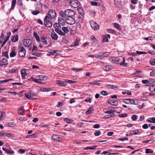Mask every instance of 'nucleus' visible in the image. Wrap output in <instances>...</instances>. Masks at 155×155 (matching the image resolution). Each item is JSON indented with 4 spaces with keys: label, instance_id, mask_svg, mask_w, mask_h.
<instances>
[{
    "label": "nucleus",
    "instance_id": "obj_45",
    "mask_svg": "<svg viewBox=\"0 0 155 155\" xmlns=\"http://www.w3.org/2000/svg\"><path fill=\"white\" fill-rule=\"evenodd\" d=\"M17 4L20 7H21L23 6V3L22 0H18Z\"/></svg>",
    "mask_w": 155,
    "mask_h": 155
},
{
    "label": "nucleus",
    "instance_id": "obj_12",
    "mask_svg": "<svg viewBox=\"0 0 155 155\" xmlns=\"http://www.w3.org/2000/svg\"><path fill=\"white\" fill-rule=\"evenodd\" d=\"M75 23V21L73 17H69L68 15V25H72Z\"/></svg>",
    "mask_w": 155,
    "mask_h": 155
},
{
    "label": "nucleus",
    "instance_id": "obj_36",
    "mask_svg": "<svg viewBox=\"0 0 155 155\" xmlns=\"http://www.w3.org/2000/svg\"><path fill=\"white\" fill-rule=\"evenodd\" d=\"M16 51L14 50H13L10 53V55L11 57H13L16 56Z\"/></svg>",
    "mask_w": 155,
    "mask_h": 155
},
{
    "label": "nucleus",
    "instance_id": "obj_18",
    "mask_svg": "<svg viewBox=\"0 0 155 155\" xmlns=\"http://www.w3.org/2000/svg\"><path fill=\"white\" fill-rule=\"evenodd\" d=\"M102 55H103L102 52H99L95 54V57L100 59H103Z\"/></svg>",
    "mask_w": 155,
    "mask_h": 155
},
{
    "label": "nucleus",
    "instance_id": "obj_20",
    "mask_svg": "<svg viewBox=\"0 0 155 155\" xmlns=\"http://www.w3.org/2000/svg\"><path fill=\"white\" fill-rule=\"evenodd\" d=\"M36 77L38 78L39 80H44L47 78V76L43 75L38 76Z\"/></svg>",
    "mask_w": 155,
    "mask_h": 155
},
{
    "label": "nucleus",
    "instance_id": "obj_49",
    "mask_svg": "<svg viewBox=\"0 0 155 155\" xmlns=\"http://www.w3.org/2000/svg\"><path fill=\"white\" fill-rule=\"evenodd\" d=\"M113 114H112V115H110V114H107L106 115H105L104 117V118H106V119H108L111 117H113L114 116H113V115H112Z\"/></svg>",
    "mask_w": 155,
    "mask_h": 155
},
{
    "label": "nucleus",
    "instance_id": "obj_5",
    "mask_svg": "<svg viewBox=\"0 0 155 155\" xmlns=\"http://www.w3.org/2000/svg\"><path fill=\"white\" fill-rule=\"evenodd\" d=\"M68 9L61 11L60 14L61 16L63 18H65V20L67 21L68 19Z\"/></svg>",
    "mask_w": 155,
    "mask_h": 155
},
{
    "label": "nucleus",
    "instance_id": "obj_9",
    "mask_svg": "<svg viewBox=\"0 0 155 155\" xmlns=\"http://www.w3.org/2000/svg\"><path fill=\"white\" fill-rule=\"evenodd\" d=\"M23 44L25 47L30 46L32 44V41L30 39H27L23 40Z\"/></svg>",
    "mask_w": 155,
    "mask_h": 155
},
{
    "label": "nucleus",
    "instance_id": "obj_62",
    "mask_svg": "<svg viewBox=\"0 0 155 155\" xmlns=\"http://www.w3.org/2000/svg\"><path fill=\"white\" fill-rule=\"evenodd\" d=\"M40 12L39 11L37 10L32 12V13L34 15H36L39 14Z\"/></svg>",
    "mask_w": 155,
    "mask_h": 155
},
{
    "label": "nucleus",
    "instance_id": "obj_25",
    "mask_svg": "<svg viewBox=\"0 0 155 155\" xmlns=\"http://www.w3.org/2000/svg\"><path fill=\"white\" fill-rule=\"evenodd\" d=\"M139 103V101L136 99H130V103L132 104L137 105Z\"/></svg>",
    "mask_w": 155,
    "mask_h": 155
},
{
    "label": "nucleus",
    "instance_id": "obj_46",
    "mask_svg": "<svg viewBox=\"0 0 155 155\" xmlns=\"http://www.w3.org/2000/svg\"><path fill=\"white\" fill-rule=\"evenodd\" d=\"M145 150L146 153H152L153 152V151L151 149L147 148Z\"/></svg>",
    "mask_w": 155,
    "mask_h": 155
},
{
    "label": "nucleus",
    "instance_id": "obj_59",
    "mask_svg": "<svg viewBox=\"0 0 155 155\" xmlns=\"http://www.w3.org/2000/svg\"><path fill=\"white\" fill-rule=\"evenodd\" d=\"M18 152L20 154H23L25 152V150L22 149H20L18 150Z\"/></svg>",
    "mask_w": 155,
    "mask_h": 155
},
{
    "label": "nucleus",
    "instance_id": "obj_51",
    "mask_svg": "<svg viewBox=\"0 0 155 155\" xmlns=\"http://www.w3.org/2000/svg\"><path fill=\"white\" fill-rule=\"evenodd\" d=\"M115 5L118 6L121 2L120 0H114Z\"/></svg>",
    "mask_w": 155,
    "mask_h": 155
},
{
    "label": "nucleus",
    "instance_id": "obj_1",
    "mask_svg": "<svg viewBox=\"0 0 155 155\" xmlns=\"http://www.w3.org/2000/svg\"><path fill=\"white\" fill-rule=\"evenodd\" d=\"M62 30L64 32L62 31L61 30L56 29L55 31L61 35H63L62 37L63 41L65 43L67 42V37L65 36V34L68 33V28L67 27H63L62 28Z\"/></svg>",
    "mask_w": 155,
    "mask_h": 155
},
{
    "label": "nucleus",
    "instance_id": "obj_19",
    "mask_svg": "<svg viewBox=\"0 0 155 155\" xmlns=\"http://www.w3.org/2000/svg\"><path fill=\"white\" fill-rule=\"evenodd\" d=\"M51 36L53 39L57 40L58 38V36L57 34L54 32H53V33H51Z\"/></svg>",
    "mask_w": 155,
    "mask_h": 155
},
{
    "label": "nucleus",
    "instance_id": "obj_2",
    "mask_svg": "<svg viewBox=\"0 0 155 155\" xmlns=\"http://www.w3.org/2000/svg\"><path fill=\"white\" fill-rule=\"evenodd\" d=\"M52 19H50L47 16H46L44 18L45 25L47 27H50L52 25V23L51 22Z\"/></svg>",
    "mask_w": 155,
    "mask_h": 155
},
{
    "label": "nucleus",
    "instance_id": "obj_38",
    "mask_svg": "<svg viewBox=\"0 0 155 155\" xmlns=\"http://www.w3.org/2000/svg\"><path fill=\"white\" fill-rule=\"evenodd\" d=\"M114 27L115 28L118 30H120V26L119 25L116 23H114L113 24Z\"/></svg>",
    "mask_w": 155,
    "mask_h": 155
},
{
    "label": "nucleus",
    "instance_id": "obj_15",
    "mask_svg": "<svg viewBox=\"0 0 155 155\" xmlns=\"http://www.w3.org/2000/svg\"><path fill=\"white\" fill-rule=\"evenodd\" d=\"M67 81L64 82L63 81H60L58 82L57 84L59 86H66L67 85Z\"/></svg>",
    "mask_w": 155,
    "mask_h": 155
},
{
    "label": "nucleus",
    "instance_id": "obj_33",
    "mask_svg": "<svg viewBox=\"0 0 155 155\" xmlns=\"http://www.w3.org/2000/svg\"><path fill=\"white\" fill-rule=\"evenodd\" d=\"M41 90L42 91H48L51 90V88L50 87H43L41 89Z\"/></svg>",
    "mask_w": 155,
    "mask_h": 155
},
{
    "label": "nucleus",
    "instance_id": "obj_43",
    "mask_svg": "<svg viewBox=\"0 0 155 155\" xmlns=\"http://www.w3.org/2000/svg\"><path fill=\"white\" fill-rule=\"evenodd\" d=\"M5 136L8 137H15V135L14 134H11V133H5Z\"/></svg>",
    "mask_w": 155,
    "mask_h": 155
},
{
    "label": "nucleus",
    "instance_id": "obj_35",
    "mask_svg": "<svg viewBox=\"0 0 155 155\" xmlns=\"http://www.w3.org/2000/svg\"><path fill=\"white\" fill-rule=\"evenodd\" d=\"M16 0H12L11 9H13L15 5Z\"/></svg>",
    "mask_w": 155,
    "mask_h": 155
},
{
    "label": "nucleus",
    "instance_id": "obj_39",
    "mask_svg": "<svg viewBox=\"0 0 155 155\" xmlns=\"http://www.w3.org/2000/svg\"><path fill=\"white\" fill-rule=\"evenodd\" d=\"M97 146H95L93 147H85L84 149V150H88V149L94 150L95 149Z\"/></svg>",
    "mask_w": 155,
    "mask_h": 155
},
{
    "label": "nucleus",
    "instance_id": "obj_30",
    "mask_svg": "<svg viewBox=\"0 0 155 155\" xmlns=\"http://www.w3.org/2000/svg\"><path fill=\"white\" fill-rule=\"evenodd\" d=\"M41 41L42 42L44 43L45 45L47 44V43H48L47 41L46 40V38L44 36L41 37Z\"/></svg>",
    "mask_w": 155,
    "mask_h": 155
},
{
    "label": "nucleus",
    "instance_id": "obj_16",
    "mask_svg": "<svg viewBox=\"0 0 155 155\" xmlns=\"http://www.w3.org/2000/svg\"><path fill=\"white\" fill-rule=\"evenodd\" d=\"M131 132H132L130 133L129 135V136L140 134V133H139V130L138 129H136L135 130H132L131 131Z\"/></svg>",
    "mask_w": 155,
    "mask_h": 155
},
{
    "label": "nucleus",
    "instance_id": "obj_17",
    "mask_svg": "<svg viewBox=\"0 0 155 155\" xmlns=\"http://www.w3.org/2000/svg\"><path fill=\"white\" fill-rule=\"evenodd\" d=\"M75 15V12L73 10L68 9V15L69 17H73Z\"/></svg>",
    "mask_w": 155,
    "mask_h": 155
},
{
    "label": "nucleus",
    "instance_id": "obj_7",
    "mask_svg": "<svg viewBox=\"0 0 155 155\" xmlns=\"http://www.w3.org/2000/svg\"><path fill=\"white\" fill-rule=\"evenodd\" d=\"M91 28L94 30H98L99 28V25L94 21H92L90 23Z\"/></svg>",
    "mask_w": 155,
    "mask_h": 155
},
{
    "label": "nucleus",
    "instance_id": "obj_29",
    "mask_svg": "<svg viewBox=\"0 0 155 155\" xmlns=\"http://www.w3.org/2000/svg\"><path fill=\"white\" fill-rule=\"evenodd\" d=\"M147 121L150 123H155V117H150L147 119Z\"/></svg>",
    "mask_w": 155,
    "mask_h": 155
},
{
    "label": "nucleus",
    "instance_id": "obj_53",
    "mask_svg": "<svg viewBox=\"0 0 155 155\" xmlns=\"http://www.w3.org/2000/svg\"><path fill=\"white\" fill-rule=\"evenodd\" d=\"M90 3L91 5L94 6H97V5L98 4L97 2L94 1H91L90 2Z\"/></svg>",
    "mask_w": 155,
    "mask_h": 155
},
{
    "label": "nucleus",
    "instance_id": "obj_40",
    "mask_svg": "<svg viewBox=\"0 0 155 155\" xmlns=\"http://www.w3.org/2000/svg\"><path fill=\"white\" fill-rule=\"evenodd\" d=\"M123 58V61L120 63V64L123 67H125L127 65V63H125V58L124 57Z\"/></svg>",
    "mask_w": 155,
    "mask_h": 155
},
{
    "label": "nucleus",
    "instance_id": "obj_8",
    "mask_svg": "<svg viewBox=\"0 0 155 155\" xmlns=\"http://www.w3.org/2000/svg\"><path fill=\"white\" fill-rule=\"evenodd\" d=\"M70 4L72 7L76 8L78 6L79 3L77 0H71L70 1Z\"/></svg>",
    "mask_w": 155,
    "mask_h": 155
},
{
    "label": "nucleus",
    "instance_id": "obj_4",
    "mask_svg": "<svg viewBox=\"0 0 155 155\" xmlns=\"http://www.w3.org/2000/svg\"><path fill=\"white\" fill-rule=\"evenodd\" d=\"M50 19H54L56 16V13L55 11L53 9L50 10L47 15Z\"/></svg>",
    "mask_w": 155,
    "mask_h": 155
},
{
    "label": "nucleus",
    "instance_id": "obj_47",
    "mask_svg": "<svg viewBox=\"0 0 155 155\" xmlns=\"http://www.w3.org/2000/svg\"><path fill=\"white\" fill-rule=\"evenodd\" d=\"M110 69V67L109 65H107L104 68V70L106 71H108Z\"/></svg>",
    "mask_w": 155,
    "mask_h": 155
},
{
    "label": "nucleus",
    "instance_id": "obj_23",
    "mask_svg": "<svg viewBox=\"0 0 155 155\" xmlns=\"http://www.w3.org/2000/svg\"><path fill=\"white\" fill-rule=\"evenodd\" d=\"M18 35H16L12 37V38L11 39V40L13 42H15L18 41Z\"/></svg>",
    "mask_w": 155,
    "mask_h": 155
},
{
    "label": "nucleus",
    "instance_id": "obj_58",
    "mask_svg": "<svg viewBox=\"0 0 155 155\" xmlns=\"http://www.w3.org/2000/svg\"><path fill=\"white\" fill-rule=\"evenodd\" d=\"M101 132L99 130H97L94 133V134L95 136H98L100 135Z\"/></svg>",
    "mask_w": 155,
    "mask_h": 155
},
{
    "label": "nucleus",
    "instance_id": "obj_24",
    "mask_svg": "<svg viewBox=\"0 0 155 155\" xmlns=\"http://www.w3.org/2000/svg\"><path fill=\"white\" fill-rule=\"evenodd\" d=\"M110 104L114 106H117L118 104V103L116 101L114 100H111L109 102Z\"/></svg>",
    "mask_w": 155,
    "mask_h": 155
},
{
    "label": "nucleus",
    "instance_id": "obj_31",
    "mask_svg": "<svg viewBox=\"0 0 155 155\" xmlns=\"http://www.w3.org/2000/svg\"><path fill=\"white\" fill-rule=\"evenodd\" d=\"M149 90L152 92H153L155 91V85H151L149 88Z\"/></svg>",
    "mask_w": 155,
    "mask_h": 155
},
{
    "label": "nucleus",
    "instance_id": "obj_3",
    "mask_svg": "<svg viewBox=\"0 0 155 155\" xmlns=\"http://www.w3.org/2000/svg\"><path fill=\"white\" fill-rule=\"evenodd\" d=\"M18 54L21 57H24L25 55L26 50L23 46L19 47Z\"/></svg>",
    "mask_w": 155,
    "mask_h": 155
},
{
    "label": "nucleus",
    "instance_id": "obj_6",
    "mask_svg": "<svg viewBox=\"0 0 155 155\" xmlns=\"http://www.w3.org/2000/svg\"><path fill=\"white\" fill-rule=\"evenodd\" d=\"M109 60L111 63L117 64L120 61V59L119 57H111L109 58Z\"/></svg>",
    "mask_w": 155,
    "mask_h": 155
},
{
    "label": "nucleus",
    "instance_id": "obj_11",
    "mask_svg": "<svg viewBox=\"0 0 155 155\" xmlns=\"http://www.w3.org/2000/svg\"><path fill=\"white\" fill-rule=\"evenodd\" d=\"M61 136L54 134L52 137V139L54 141H59L61 140Z\"/></svg>",
    "mask_w": 155,
    "mask_h": 155
},
{
    "label": "nucleus",
    "instance_id": "obj_41",
    "mask_svg": "<svg viewBox=\"0 0 155 155\" xmlns=\"http://www.w3.org/2000/svg\"><path fill=\"white\" fill-rule=\"evenodd\" d=\"M100 82V81H95L89 82L90 84L98 85L99 83V82Z\"/></svg>",
    "mask_w": 155,
    "mask_h": 155
},
{
    "label": "nucleus",
    "instance_id": "obj_10",
    "mask_svg": "<svg viewBox=\"0 0 155 155\" xmlns=\"http://www.w3.org/2000/svg\"><path fill=\"white\" fill-rule=\"evenodd\" d=\"M48 52L51 55H54L56 56L58 54L59 51L57 50H51L49 49L48 50Z\"/></svg>",
    "mask_w": 155,
    "mask_h": 155
},
{
    "label": "nucleus",
    "instance_id": "obj_54",
    "mask_svg": "<svg viewBox=\"0 0 155 155\" xmlns=\"http://www.w3.org/2000/svg\"><path fill=\"white\" fill-rule=\"evenodd\" d=\"M78 10L79 12L82 15H83L84 13L83 12V11L81 8H79L78 9Z\"/></svg>",
    "mask_w": 155,
    "mask_h": 155
},
{
    "label": "nucleus",
    "instance_id": "obj_32",
    "mask_svg": "<svg viewBox=\"0 0 155 155\" xmlns=\"http://www.w3.org/2000/svg\"><path fill=\"white\" fill-rule=\"evenodd\" d=\"M150 80L149 81L148 80H143L142 81V83L144 84H145L146 86H148V84L150 83Z\"/></svg>",
    "mask_w": 155,
    "mask_h": 155
},
{
    "label": "nucleus",
    "instance_id": "obj_55",
    "mask_svg": "<svg viewBox=\"0 0 155 155\" xmlns=\"http://www.w3.org/2000/svg\"><path fill=\"white\" fill-rule=\"evenodd\" d=\"M2 54L4 56L6 57L7 58H9V56L8 54V52L7 51H5L2 53Z\"/></svg>",
    "mask_w": 155,
    "mask_h": 155
},
{
    "label": "nucleus",
    "instance_id": "obj_44",
    "mask_svg": "<svg viewBox=\"0 0 155 155\" xmlns=\"http://www.w3.org/2000/svg\"><path fill=\"white\" fill-rule=\"evenodd\" d=\"M5 126L6 127H12L14 126V124L10 122L6 123L5 125Z\"/></svg>",
    "mask_w": 155,
    "mask_h": 155
},
{
    "label": "nucleus",
    "instance_id": "obj_14",
    "mask_svg": "<svg viewBox=\"0 0 155 155\" xmlns=\"http://www.w3.org/2000/svg\"><path fill=\"white\" fill-rule=\"evenodd\" d=\"M80 41V39L78 38H77L75 40L74 43V44H72L71 45L69 46V47H74V46H78L79 42Z\"/></svg>",
    "mask_w": 155,
    "mask_h": 155
},
{
    "label": "nucleus",
    "instance_id": "obj_21",
    "mask_svg": "<svg viewBox=\"0 0 155 155\" xmlns=\"http://www.w3.org/2000/svg\"><path fill=\"white\" fill-rule=\"evenodd\" d=\"M25 96L27 98L29 99L35 100L36 99L35 98H33V97H31V94L29 92L25 94Z\"/></svg>",
    "mask_w": 155,
    "mask_h": 155
},
{
    "label": "nucleus",
    "instance_id": "obj_28",
    "mask_svg": "<svg viewBox=\"0 0 155 155\" xmlns=\"http://www.w3.org/2000/svg\"><path fill=\"white\" fill-rule=\"evenodd\" d=\"M33 36L35 38L37 42H39L40 41V39L39 36L38 35L36 32H34Z\"/></svg>",
    "mask_w": 155,
    "mask_h": 155
},
{
    "label": "nucleus",
    "instance_id": "obj_42",
    "mask_svg": "<svg viewBox=\"0 0 155 155\" xmlns=\"http://www.w3.org/2000/svg\"><path fill=\"white\" fill-rule=\"evenodd\" d=\"M123 102L127 104H130V99H124L123 100Z\"/></svg>",
    "mask_w": 155,
    "mask_h": 155
},
{
    "label": "nucleus",
    "instance_id": "obj_64",
    "mask_svg": "<svg viewBox=\"0 0 155 155\" xmlns=\"http://www.w3.org/2000/svg\"><path fill=\"white\" fill-rule=\"evenodd\" d=\"M90 13L92 15H93L94 16L95 15V14L96 13V12L94 10H91L90 11Z\"/></svg>",
    "mask_w": 155,
    "mask_h": 155
},
{
    "label": "nucleus",
    "instance_id": "obj_52",
    "mask_svg": "<svg viewBox=\"0 0 155 155\" xmlns=\"http://www.w3.org/2000/svg\"><path fill=\"white\" fill-rule=\"evenodd\" d=\"M82 69L81 68H73L72 70L74 71L75 72H77L81 71Z\"/></svg>",
    "mask_w": 155,
    "mask_h": 155
},
{
    "label": "nucleus",
    "instance_id": "obj_63",
    "mask_svg": "<svg viewBox=\"0 0 155 155\" xmlns=\"http://www.w3.org/2000/svg\"><path fill=\"white\" fill-rule=\"evenodd\" d=\"M91 39L93 40V41L94 43L97 41L95 37L93 36H91Z\"/></svg>",
    "mask_w": 155,
    "mask_h": 155
},
{
    "label": "nucleus",
    "instance_id": "obj_56",
    "mask_svg": "<svg viewBox=\"0 0 155 155\" xmlns=\"http://www.w3.org/2000/svg\"><path fill=\"white\" fill-rule=\"evenodd\" d=\"M59 26H60V25L58 24L55 23L54 24L53 26L55 28V31L56 29H58V28L59 27Z\"/></svg>",
    "mask_w": 155,
    "mask_h": 155
},
{
    "label": "nucleus",
    "instance_id": "obj_37",
    "mask_svg": "<svg viewBox=\"0 0 155 155\" xmlns=\"http://www.w3.org/2000/svg\"><path fill=\"white\" fill-rule=\"evenodd\" d=\"M18 113L21 115H24V109L22 108H20L18 111Z\"/></svg>",
    "mask_w": 155,
    "mask_h": 155
},
{
    "label": "nucleus",
    "instance_id": "obj_34",
    "mask_svg": "<svg viewBox=\"0 0 155 155\" xmlns=\"http://www.w3.org/2000/svg\"><path fill=\"white\" fill-rule=\"evenodd\" d=\"M21 76L23 78L25 77L26 75L25 69H23L21 70Z\"/></svg>",
    "mask_w": 155,
    "mask_h": 155
},
{
    "label": "nucleus",
    "instance_id": "obj_61",
    "mask_svg": "<svg viewBox=\"0 0 155 155\" xmlns=\"http://www.w3.org/2000/svg\"><path fill=\"white\" fill-rule=\"evenodd\" d=\"M119 116L120 117H127V114L126 113H124L119 115Z\"/></svg>",
    "mask_w": 155,
    "mask_h": 155
},
{
    "label": "nucleus",
    "instance_id": "obj_13",
    "mask_svg": "<svg viewBox=\"0 0 155 155\" xmlns=\"http://www.w3.org/2000/svg\"><path fill=\"white\" fill-rule=\"evenodd\" d=\"M8 64V60L5 58H3L0 61V64L1 65H7Z\"/></svg>",
    "mask_w": 155,
    "mask_h": 155
},
{
    "label": "nucleus",
    "instance_id": "obj_48",
    "mask_svg": "<svg viewBox=\"0 0 155 155\" xmlns=\"http://www.w3.org/2000/svg\"><path fill=\"white\" fill-rule=\"evenodd\" d=\"M5 116H6L5 114V113H4V112L2 113L1 115L0 116V117H1L0 118L1 119V120H3L4 119L5 117Z\"/></svg>",
    "mask_w": 155,
    "mask_h": 155
},
{
    "label": "nucleus",
    "instance_id": "obj_57",
    "mask_svg": "<svg viewBox=\"0 0 155 155\" xmlns=\"http://www.w3.org/2000/svg\"><path fill=\"white\" fill-rule=\"evenodd\" d=\"M151 70L152 71L150 72V75L151 77H152L154 76L155 74V71L153 69H152Z\"/></svg>",
    "mask_w": 155,
    "mask_h": 155
},
{
    "label": "nucleus",
    "instance_id": "obj_26",
    "mask_svg": "<svg viewBox=\"0 0 155 155\" xmlns=\"http://www.w3.org/2000/svg\"><path fill=\"white\" fill-rule=\"evenodd\" d=\"M94 110L93 107H90L87 110L86 112V114L87 115H88L91 113Z\"/></svg>",
    "mask_w": 155,
    "mask_h": 155
},
{
    "label": "nucleus",
    "instance_id": "obj_60",
    "mask_svg": "<svg viewBox=\"0 0 155 155\" xmlns=\"http://www.w3.org/2000/svg\"><path fill=\"white\" fill-rule=\"evenodd\" d=\"M101 94L104 96H106L108 94L107 92L105 91H103L101 92Z\"/></svg>",
    "mask_w": 155,
    "mask_h": 155
},
{
    "label": "nucleus",
    "instance_id": "obj_27",
    "mask_svg": "<svg viewBox=\"0 0 155 155\" xmlns=\"http://www.w3.org/2000/svg\"><path fill=\"white\" fill-rule=\"evenodd\" d=\"M115 111V110H108L107 111H105L104 112V113L105 114H107L110 115H113V116L114 115V112Z\"/></svg>",
    "mask_w": 155,
    "mask_h": 155
},
{
    "label": "nucleus",
    "instance_id": "obj_50",
    "mask_svg": "<svg viewBox=\"0 0 155 155\" xmlns=\"http://www.w3.org/2000/svg\"><path fill=\"white\" fill-rule=\"evenodd\" d=\"M103 54L102 57L103 59L104 57H107L109 54V53L108 52H102Z\"/></svg>",
    "mask_w": 155,
    "mask_h": 155
},
{
    "label": "nucleus",
    "instance_id": "obj_22",
    "mask_svg": "<svg viewBox=\"0 0 155 155\" xmlns=\"http://www.w3.org/2000/svg\"><path fill=\"white\" fill-rule=\"evenodd\" d=\"M110 36L109 35H106L103 37V41H104L107 42L108 41V39H110Z\"/></svg>",
    "mask_w": 155,
    "mask_h": 155
}]
</instances>
